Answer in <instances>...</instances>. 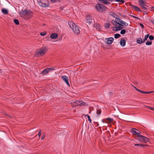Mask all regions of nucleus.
I'll list each match as a JSON object with an SVG mask.
<instances>
[{"mask_svg": "<svg viewBox=\"0 0 154 154\" xmlns=\"http://www.w3.org/2000/svg\"><path fill=\"white\" fill-rule=\"evenodd\" d=\"M111 22L113 25L116 26L114 27L116 28L115 31H116L122 29L123 28V26H128L127 23L117 17H116L115 20H112Z\"/></svg>", "mask_w": 154, "mask_h": 154, "instance_id": "f257e3e1", "label": "nucleus"}, {"mask_svg": "<svg viewBox=\"0 0 154 154\" xmlns=\"http://www.w3.org/2000/svg\"><path fill=\"white\" fill-rule=\"evenodd\" d=\"M19 14L24 19H28L32 16L33 14L30 10L25 9L24 11H20Z\"/></svg>", "mask_w": 154, "mask_h": 154, "instance_id": "f03ea898", "label": "nucleus"}, {"mask_svg": "<svg viewBox=\"0 0 154 154\" xmlns=\"http://www.w3.org/2000/svg\"><path fill=\"white\" fill-rule=\"evenodd\" d=\"M68 24L75 34H78L80 33V28L75 23L72 21H69Z\"/></svg>", "mask_w": 154, "mask_h": 154, "instance_id": "7ed1b4c3", "label": "nucleus"}, {"mask_svg": "<svg viewBox=\"0 0 154 154\" xmlns=\"http://www.w3.org/2000/svg\"><path fill=\"white\" fill-rule=\"evenodd\" d=\"M47 51V49L46 47H43L41 48L39 50L37 51L35 54L36 56L39 55L43 56L46 53Z\"/></svg>", "mask_w": 154, "mask_h": 154, "instance_id": "20e7f679", "label": "nucleus"}, {"mask_svg": "<svg viewBox=\"0 0 154 154\" xmlns=\"http://www.w3.org/2000/svg\"><path fill=\"white\" fill-rule=\"evenodd\" d=\"M95 8L98 12H100L105 11L106 8L105 6L99 3L96 4Z\"/></svg>", "mask_w": 154, "mask_h": 154, "instance_id": "39448f33", "label": "nucleus"}, {"mask_svg": "<svg viewBox=\"0 0 154 154\" xmlns=\"http://www.w3.org/2000/svg\"><path fill=\"white\" fill-rule=\"evenodd\" d=\"M132 86L136 91L142 94H149L154 92V91H152L147 92L142 91L138 89L137 87H136L134 85H132Z\"/></svg>", "mask_w": 154, "mask_h": 154, "instance_id": "423d86ee", "label": "nucleus"}, {"mask_svg": "<svg viewBox=\"0 0 154 154\" xmlns=\"http://www.w3.org/2000/svg\"><path fill=\"white\" fill-rule=\"evenodd\" d=\"M131 131L133 134L136 135L137 137H139L140 135L141 132L138 130L134 128H132L131 129Z\"/></svg>", "mask_w": 154, "mask_h": 154, "instance_id": "0eeeda50", "label": "nucleus"}, {"mask_svg": "<svg viewBox=\"0 0 154 154\" xmlns=\"http://www.w3.org/2000/svg\"><path fill=\"white\" fill-rule=\"evenodd\" d=\"M140 141L141 142H143L144 143H147L149 141V139L144 136L142 135H140Z\"/></svg>", "mask_w": 154, "mask_h": 154, "instance_id": "6e6552de", "label": "nucleus"}, {"mask_svg": "<svg viewBox=\"0 0 154 154\" xmlns=\"http://www.w3.org/2000/svg\"><path fill=\"white\" fill-rule=\"evenodd\" d=\"M86 19L87 22L89 24H91L94 20L92 17L90 15H87L86 16Z\"/></svg>", "mask_w": 154, "mask_h": 154, "instance_id": "1a4fd4ad", "label": "nucleus"}, {"mask_svg": "<svg viewBox=\"0 0 154 154\" xmlns=\"http://www.w3.org/2000/svg\"><path fill=\"white\" fill-rule=\"evenodd\" d=\"M61 78L69 86H70V85L68 80L69 79L67 76L66 75H62L61 76Z\"/></svg>", "mask_w": 154, "mask_h": 154, "instance_id": "9d476101", "label": "nucleus"}, {"mask_svg": "<svg viewBox=\"0 0 154 154\" xmlns=\"http://www.w3.org/2000/svg\"><path fill=\"white\" fill-rule=\"evenodd\" d=\"M114 38L113 37H109L108 38H106V40H107L106 43L108 44H111L112 43L113 40Z\"/></svg>", "mask_w": 154, "mask_h": 154, "instance_id": "9b49d317", "label": "nucleus"}, {"mask_svg": "<svg viewBox=\"0 0 154 154\" xmlns=\"http://www.w3.org/2000/svg\"><path fill=\"white\" fill-rule=\"evenodd\" d=\"M75 103L77 104V105L80 106H82L84 105H86V103L85 102H83L82 101H76V102H75Z\"/></svg>", "mask_w": 154, "mask_h": 154, "instance_id": "f8f14e48", "label": "nucleus"}, {"mask_svg": "<svg viewBox=\"0 0 154 154\" xmlns=\"http://www.w3.org/2000/svg\"><path fill=\"white\" fill-rule=\"evenodd\" d=\"M50 37L51 39H55L58 37V35L56 33H53L51 35Z\"/></svg>", "mask_w": 154, "mask_h": 154, "instance_id": "ddd939ff", "label": "nucleus"}, {"mask_svg": "<svg viewBox=\"0 0 154 154\" xmlns=\"http://www.w3.org/2000/svg\"><path fill=\"white\" fill-rule=\"evenodd\" d=\"M136 42L139 44H141L144 43V42H143V40L142 38H141L140 37L137 38Z\"/></svg>", "mask_w": 154, "mask_h": 154, "instance_id": "4468645a", "label": "nucleus"}, {"mask_svg": "<svg viewBox=\"0 0 154 154\" xmlns=\"http://www.w3.org/2000/svg\"><path fill=\"white\" fill-rule=\"evenodd\" d=\"M120 44L122 46H125L126 44V41L125 39H121L120 41Z\"/></svg>", "mask_w": 154, "mask_h": 154, "instance_id": "2eb2a0df", "label": "nucleus"}, {"mask_svg": "<svg viewBox=\"0 0 154 154\" xmlns=\"http://www.w3.org/2000/svg\"><path fill=\"white\" fill-rule=\"evenodd\" d=\"M131 8L136 11H139L140 12L141 11V10L137 6L132 5H131Z\"/></svg>", "mask_w": 154, "mask_h": 154, "instance_id": "dca6fc26", "label": "nucleus"}, {"mask_svg": "<svg viewBox=\"0 0 154 154\" xmlns=\"http://www.w3.org/2000/svg\"><path fill=\"white\" fill-rule=\"evenodd\" d=\"M100 2L105 5L110 4V3L107 2L106 0H98Z\"/></svg>", "mask_w": 154, "mask_h": 154, "instance_id": "f3484780", "label": "nucleus"}, {"mask_svg": "<svg viewBox=\"0 0 154 154\" xmlns=\"http://www.w3.org/2000/svg\"><path fill=\"white\" fill-rule=\"evenodd\" d=\"M138 3L141 7L146 3L145 0H139Z\"/></svg>", "mask_w": 154, "mask_h": 154, "instance_id": "a211bd4d", "label": "nucleus"}, {"mask_svg": "<svg viewBox=\"0 0 154 154\" xmlns=\"http://www.w3.org/2000/svg\"><path fill=\"white\" fill-rule=\"evenodd\" d=\"M39 5L42 7H48V5L45 3H43L41 2H38Z\"/></svg>", "mask_w": 154, "mask_h": 154, "instance_id": "6ab92c4d", "label": "nucleus"}, {"mask_svg": "<svg viewBox=\"0 0 154 154\" xmlns=\"http://www.w3.org/2000/svg\"><path fill=\"white\" fill-rule=\"evenodd\" d=\"M142 8L145 10H149L150 9V7L147 5L146 3L141 7Z\"/></svg>", "mask_w": 154, "mask_h": 154, "instance_id": "aec40b11", "label": "nucleus"}, {"mask_svg": "<svg viewBox=\"0 0 154 154\" xmlns=\"http://www.w3.org/2000/svg\"><path fill=\"white\" fill-rule=\"evenodd\" d=\"M94 27L98 30L101 29V27L100 25L98 23H96L94 24Z\"/></svg>", "mask_w": 154, "mask_h": 154, "instance_id": "412c9836", "label": "nucleus"}, {"mask_svg": "<svg viewBox=\"0 0 154 154\" xmlns=\"http://www.w3.org/2000/svg\"><path fill=\"white\" fill-rule=\"evenodd\" d=\"M49 72V70L48 68H47L43 70L42 72V74H43L45 75L48 73Z\"/></svg>", "mask_w": 154, "mask_h": 154, "instance_id": "4be33fe9", "label": "nucleus"}, {"mask_svg": "<svg viewBox=\"0 0 154 154\" xmlns=\"http://www.w3.org/2000/svg\"><path fill=\"white\" fill-rule=\"evenodd\" d=\"M1 11L5 15H6L8 14V11L7 9L3 8L2 9Z\"/></svg>", "mask_w": 154, "mask_h": 154, "instance_id": "5701e85b", "label": "nucleus"}, {"mask_svg": "<svg viewBox=\"0 0 154 154\" xmlns=\"http://www.w3.org/2000/svg\"><path fill=\"white\" fill-rule=\"evenodd\" d=\"M110 26V23H108L105 24L104 26L106 28H109Z\"/></svg>", "mask_w": 154, "mask_h": 154, "instance_id": "b1692460", "label": "nucleus"}, {"mask_svg": "<svg viewBox=\"0 0 154 154\" xmlns=\"http://www.w3.org/2000/svg\"><path fill=\"white\" fill-rule=\"evenodd\" d=\"M107 121L108 122V123H109L111 122H112L113 121V119L110 118H106Z\"/></svg>", "mask_w": 154, "mask_h": 154, "instance_id": "393cba45", "label": "nucleus"}, {"mask_svg": "<svg viewBox=\"0 0 154 154\" xmlns=\"http://www.w3.org/2000/svg\"><path fill=\"white\" fill-rule=\"evenodd\" d=\"M121 37V35L119 34H116L114 35V38H119Z\"/></svg>", "mask_w": 154, "mask_h": 154, "instance_id": "a878e982", "label": "nucleus"}, {"mask_svg": "<svg viewBox=\"0 0 154 154\" xmlns=\"http://www.w3.org/2000/svg\"><path fill=\"white\" fill-rule=\"evenodd\" d=\"M109 15L113 17L114 18L116 16V14L112 12H110L109 13Z\"/></svg>", "mask_w": 154, "mask_h": 154, "instance_id": "bb28decb", "label": "nucleus"}, {"mask_svg": "<svg viewBox=\"0 0 154 154\" xmlns=\"http://www.w3.org/2000/svg\"><path fill=\"white\" fill-rule=\"evenodd\" d=\"M149 34H147L145 35L144 38V39H143V42H144L145 41L147 40L148 37H149Z\"/></svg>", "mask_w": 154, "mask_h": 154, "instance_id": "cd10ccee", "label": "nucleus"}, {"mask_svg": "<svg viewBox=\"0 0 154 154\" xmlns=\"http://www.w3.org/2000/svg\"><path fill=\"white\" fill-rule=\"evenodd\" d=\"M14 23L17 25H18L19 24V22L18 20L17 19H15L14 20Z\"/></svg>", "mask_w": 154, "mask_h": 154, "instance_id": "c85d7f7f", "label": "nucleus"}, {"mask_svg": "<svg viewBox=\"0 0 154 154\" xmlns=\"http://www.w3.org/2000/svg\"><path fill=\"white\" fill-rule=\"evenodd\" d=\"M101 112V109H97V114L98 115H100Z\"/></svg>", "mask_w": 154, "mask_h": 154, "instance_id": "c756f323", "label": "nucleus"}, {"mask_svg": "<svg viewBox=\"0 0 154 154\" xmlns=\"http://www.w3.org/2000/svg\"><path fill=\"white\" fill-rule=\"evenodd\" d=\"M85 116H87L88 118V120L89 122L90 123H91V119L90 118V116H89V115H85Z\"/></svg>", "mask_w": 154, "mask_h": 154, "instance_id": "7c9ffc66", "label": "nucleus"}, {"mask_svg": "<svg viewBox=\"0 0 154 154\" xmlns=\"http://www.w3.org/2000/svg\"><path fill=\"white\" fill-rule=\"evenodd\" d=\"M152 44V42L151 41H148L146 43V45H150Z\"/></svg>", "mask_w": 154, "mask_h": 154, "instance_id": "2f4dec72", "label": "nucleus"}, {"mask_svg": "<svg viewBox=\"0 0 154 154\" xmlns=\"http://www.w3.org/2000/svg\"><path fill=\"white\" fill-rule=\"evenodd\" d=\"M121 31L120 32V33L121 34H124L126 32V30H125L123 29H121Z\"/></svg>", "mask_w": 154, "mask_h": 154, "instance_id": "473e14b6", "label": "nucleus"}, {"mask_svg": "<svg viewBox=\"0 0 154 154\" xmlns=\"http://www.w3.org/2000/svg\"><path fill=\"white\" fill-rule=\"evenodd\" d=\"M102 122L103 123H108V122L107 121L106 119H102Z\"/></svg>", "mask_w": 154, "mask_h": 154, "instance_id": "72a5a7b5", "label": "nucleus"}, {"mask_svg": "<svg viewBox=\"0 0 154 154\" xmlns=\"http://www.w3.org/2000/svg\"><path fill=\"white\" fill-rule=\"evenodd\" d=\"M51 2L52 3H54L56 2H58L59 0H50Z\"/></svg>", "mask_w": 154, "mask_h": 154, "instance_id": "f704fd0d", "label": "nucleus"}, {"mask_svg": "<svg viewBox=\"0 0 154 154\" xmlns=\"http://www.w3.org/2000/svg\"><path fill=\"white\" fill-rule=\"evenodd\" d=\"M149 38L150 40H153L154 39V38L153 36L150 35L149 36Z\"/></svg>", "mask_w": 154, "mask_h": 154, "instance_id": "c9c22d12", "label": "nucleus"}, {"mask_svg": "<svg viewBox=\"0 0 154 154\" xmlns=\"http://www.w3.org/2000/svg\"><path fill=\"white\" fill-rule=\"evenodd\" d=\"M46 34V32H42L40 33V35L42 36H45Z\"/></svg>", "mask_w": 154, "mask_h": 154, "instance_id": "e433bc0d", "label": "nucleus"}, {"mask_svg": "<svg viewBox=\"0 0 154 154\" xmlns=\"http://www.w3.org/2000/svg\"><path fill=\"white\" fill-rule=\"evenodd\" d=\"M41 130H40L39 131V132H38V136L39 137H40L41 136Z\"/></svg>", "mask_w": 154, "mask_h": 154, "instance_id": "4c0bfd02", "label": "nucleus"}, {"mask_svg": "<svg viewBox=\"0 0 154 154\" xmlns=\"http://www.w3.org/2000/svg\"><path fill=\"white\" fill-rule=\"evenodd\" d=\"M48 69L49 70V72L55 70V69L53 68H48Z\"/></svg>", "mask_w": 154, "mask_h": 154, "instance_id": "58836bf2", "label": "nucleus"}, {"mask_svg": "<svg viewBox=\"0 0 154 154\" xmlns=\"http://www.w3.org/2000/svg\"><path fill=\"white\" fill-rule=\"evenodd\" d=\"M116 1L118 2L119 1L120 2L122 3H123L124 2V1L123 0H116Z\"/></svg>", "mask_w": 154, "mask_h": 154, "instance_id": "ea45409f", "label": "nucleus"}, {"mask_svg": "<svg viewBox=\"0 0 154 154\" xmlns=\"http://www.w3.org/2000/svg\"><path fill=\"white\" fill-rule=\"evenodd\" d=\"M146 145L143 144H139V146L140 147H143L145 146Z\"/></svg>", "mask_w": 154, "mask_h": 154, "instance_id": "a19ab883", "label": "nucleus"}, {"mask_svg": "<svg viewBox=\"0 0 154 154\" xmlns=\"http://www.w3.org/2000/svg\"><path fill=\"white\" fill-rule=\"evenodd\" d=\"M140 25L142 28H144V25L142 24L141 23H140Z\"/></svg>", "mask_w": 154, "mask_h": 154, "instance_id": "79ce46f5", "label": "nucleus"}, {"mask_svg": "<svg viewBox=\"0 0 154 154\" xmlns=\"http://www.w3.org/2000/svg\"><path fill=\"white\" fill-rule=\"evenodd\" d=\"M148 107L150 109L154 111V107H149V106H148Z\"/></svg>", "mask_w": 154, "mask_h": 154, "instance_id": "37998d69", "label": "nucleus"}, {"mask_svg": "<svg viewBox=\"0 0 154 154\" xmlns=\"http://www.w3.org/2000/svg\"><path fill=\"white\" fill-rule=\"evenodd\" d=\"M150 8H151L152 9V10H151V11L152 10H154V7H150Z\"/></svg>", "mask_w": 154, "mask_h": 154, "instance_id": "c03bdc74", "label": "nucleus"}, {"mask_svg": "<svg viewBox=\"0 0 154 154\" xmlns=\"http://www.w3.org/2000/svg\"><path fill=\"white\" fill-rule=\"evenodd\" d=\"M151 22L152 23V24L154 25V20H151Z\"/></svg>", "mask_w": 154, "mask_h": 154, "instance_id": "a18cd8bd", "label": "nucleus"}, {"mask_svg": "<svg viewBox=\"0 0 154 154\" xmlns=\"http://www.w3.org/2000/svg\"><path fill=\"white\" fill-rule=\"evenodd\" d=\"M44 138H45V137L42 135V137L41 140H42V139H44Z\"/></svg>", "mask_w": 154, "mask_h": 154, "instance_id": "49530a36", "label": "nucleus"}, {"mask_svg": "<svg viewBox=\"0 0 154 154\" xmlns=\"http://www.w3.org/2000/svg\"><path fill=\"white\" fill-rule=\"evenodd\" d=\"M139 144H135L134 145L135 146H139Z\"/></svg>", "mask_w": 154, "mask_h": 154, "instance_id": "de8ad7c7", "label": "nucleus"}, {"mask_svg": "<svg viewBox=\"0 0 154 154\" xmlns=\"http://www.w3.org/2000/svg\"><path fill=\"white\" fill-rule=\"evenodd\" d=\"M131 16L132 17H133L134 18L138 19V18H137V17H136L135 16Z\"/></svg>", "mask_w": 154, "mask_h": 154, "instance_id": "09e8293b", "label": "nucleus"}, {"mask_svg": "<svg viewBox=\"0 0 154 154\" xmlns=\"http://www.w3.org/2000/svg\"><path fill=\"white\" fill-rule=\"evenodd\" d=\"M107 2L108 1H112L113 0H106Z\"/></svg>", "mask_w": 154, "mask_h": 154, "instance_id": "8fccbe9b", "label": "nucleus"}, {"mask_svg": "<svg viewBox=\"0 0 154 154\" xmlns=\"http://www.w3.org/2000/svg\"><path fill=\"white\" fill-rule=\"evenodd\" d=\"M91 111H90V112H89V113H91Z\"/></svg>", "mask_w": 154, "mask_h": 154, "instance_id": "3c124183", "label": "nucleus"}]
</instances>
